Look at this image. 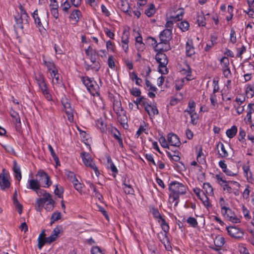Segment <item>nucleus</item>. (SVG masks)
Returning <instances> with one entry per match:
<instances>
[{"mask_svg": "<svg viewBox=\"0 0 254 254\" xmlns=\"http://www.w3.org/2000/svg\"><path fill=\"white\" fill-rule=\"evenodd\" d=\"M187 222L189 224V225L193 227L196 228L198 227V223L196 219L192 217H189L187 219Z\"/></svg>", "mask_w": 254, "mask_h": 254, "instance_id": "obj_60", "label": "nucleus"}, {"mask_svg": "<svg viewBox=\"0 0 254 254\" xmlns=\"http://www.w3.org/2000/svg\"><path fill=\"white\" fill-rule=\"evenodd\" d=\"M221 213L225 218L232 223H239L241 222L240 218L238 217L230 207Z\"/></svg>", "mask_w": 254, "mask_h": 254, "instance_id": "obj_16", "label": "nucleus"}, {"mask_svg": "<svg viewBox=\"0 0 254 254\" xmlns=\"http://www.w3.org/2000/svg\"><path fill=\"white\" fill-rule=\"evenodd\" d=\"M172 30L166 29L164 30L160 34V39L161 43L169 42L171 38Z\"/></svg>", "mask_w": 254, "mask_h": 254, "instance_id": "obj_27", "label": "nucleus"}, {"mask_svg": "<svg viewBox=\"0 0 254 254\" xmlns=\"http://www.w3.org/2000/svg\"><path fill=\"white\" fill-rule=\"evenodd\" d=\"M199 199L206 208L208 209L211 207L212 205L209 201V198L205 194H202V197Z\"/></svg>", "mask_w": 254, "mask_h": 254, "instance_id": "obj_54", "label": "nucleus"}, {"mask_svg": "<svg viewBox=\"0 0 254 254\" xmlns=\"http://www.w3.org/2000/svg\"><path fill=\"white\" fill-rule=\"evenodd\" d=\"M103 30L104 33L108 37L111 39H114L115 34L114 31L111 30L108 27H104Z\"/></svg>", "mask_w": 254, "mask_h": 254, "instance_id": "obj_63", "label": "nucleus"}, {"mask_svg": "<svg viewBox=\"0 0 254 254\" xmlns=\"http://www.w3.org/2000/svg\"><path fill=\"white\" fill-rule=\"evenodd\" d=\"M214 178L224 191L236 196L240 195L241 185L239 182L235 181H226L222 173L215 175Z\"/></svg>", "mask_w": 254, "mask_h": 254, "instance_id": "obj_2", "label": "nucleus"}, {"mask_svg": "<svg viewBox=\"0 0 254 254\" xmlns=\"http://www.w3.org/2000/svg\"><path fill=\"white\" fill-rule=\"evenodd\" d=\"M111 133L114 137L118 141L120 146L123 147V139L121 136V133L116 128H113L111 130Z\"/></svg>", "mask_w": 254, "mask_h": 254, "instance_id": "obj_37", "label": "nucleus"}, {"mask_svg": "<svg viewBox=\"0 0 254 254\" xmlns=\"http://www.w3.org/2000/svg\"><path fill=\"white\" fill-rule=\"evenodd\" d=\"M156 12L155 5L153 3L149 4L144 11V13L149 17H151Z\"/></svg>", "mask_w": 254, "mask_h": 254, "instance_id": "obj_40", "label": "nucleus"}, {"mask_svg": "<svg viewBox=\"0 0 254 254\" xmlns=\"http://www.w3.org/2000/svg\"><path fill=\"white\" fill-rule=\"evenodd\" d=\"M214 243L216 247H221L225 243V239L221 236H217L214 240Z\"/></svg>", "mask_w": 254, "mask_h": 254, "instance_id": "obj_51", "label": "nucleus"}, {"mask_svg": "<svg viewBox=\"0 0 254 254\" xmlns=\"http://www.w3.org/2000/svg\"><path fill=\"white\" fill-rule=\"evenodd\" d=\"M234 7L231 5H229L227 8V12L228 13V15L226 16V19L227 21H230L232 19L234 14Z\"/></svg>", "mask_w": 254, "mask_h": 254, "instance_id": "obj_62", "label": "nucleus"}, {"mask_svg": "<svg viewBox=\"0 0 254 254\" xmlns=\"http://www.w3.org/2000/svg\"><path fill=\"white\" fill-rule=\"evenodd\" d=\"M15 177L19 181L21 179V171L19 167L15 163L13 167Z\"/></svg>", "mask_w": 254, "mask_h": 254, "instance_id": "obj_55", "label": "nucleus"}, {"mask_svg": "<svg viewBox=\"0 0 254 254\" xmlns=\"http://www.w3.org/2000/svg\"><path fill=\"white\" fill-rule=\"evenodd\" d=\"M19 10L20 14H18L14 17L16 22L15 27L17 29H23V24H28L29 17L22 6L19 7Z\"/></svg>", "mask_w": 254, "mask_h": 254, "instance_id": "obj_9", "label": "nucleus"}, {"mask_svg": "<svg viewBox=\"0 0 254 254\" xmlns=\"http://www.w3.org/2000/svg\"><path fill=\"white\" fill-rule=\"evenodd\" d=\"M149 40L151 41V44L154 47L155 51L162 52V51H167L170 48L168 42L157 43L156 40L154 38H150Z\"/></svg>", "mask_w": 254, "mask_h": 254, "instance_id": "obj_18", "label": "nucleus"}, {"mask_svg": "<svg viewBox=\"0 0 254 254\" xmlns=\"http://www.w3.org/2000/svg\"><path fill=\"white\" fill-rule=\"evenodd\" d=\"M134 103L136 105L137 108H138V104L142 105L144 106V108L146 105H148L147 100L143 97H140L137 98L136 101H134Z\"/></svg>", "mask_w": 254, "mask_h": 254, "instance_id": "obj_49", "label": "nucleus"}, {"mask_svg": "<svg viewBox=\"0 0 254 254\" xmlns=\"http://www.w3.org/2000/svg\"><path fill=\"white\" fill-rule=\"evenodd\" d=\"M245 101L246 95L243 94L238 95L234 100L233 108L238 115H240L244 112L246 105Z\"/></svg>", "mask_w": 254, "mask_h": 254, "instance_id": "obj_8", "label": "nucleus"}, {"mask_svg": "<svg viewBox=\"0 0 254 254\" xmlns=\"http://www.w3.org/2000/svg\"><path fill=\"white\" fill-rule=\"evenodd\" d=\"M242 169L244 173V176L247 181L250 183H252L253 176L252 173L250 171V168L249 165L245 164L242 166Z\"/></svg>", "mask_w": 254, "mask_h": 254, "instance_id": "obj_36", "label": "nucleus"}, {"mask_svg": "<svg viewBox=\"0 0 254 254\" xmlns=\"http://www.w3.org/2000/svg\"><path fill=\"white\" fill-rule=\"evenodd\" d=\"M161 227L164 232L160 233L159 234V237H160L161 235L162 236L163 239L161 240V242L165 245L166 243H169V239L167 236V234L169 231V225L167 224L164 226H162Z\"/></svg>", "mask_w": 254, "mask_h": 254, "instance_id": "obj_35", "label": "nucleus"}, {"mask_svg": "<svg viewBox=\"0 0 254 254\" xmlns=\"http://www.w3.org/2000/svg\"><path fill=\"white\" fill-rule=\"evenodd\" d=\"M10 182L9 181V175L4 169L0 174V187L1 190H4L9 188Z\"/></svg>", "mask_w": 254, "mask_h": 254, "instance_id": "obj_17", "label": "nucleus"}, {"mask_svg": "<svg viewBox=\"0 0 254 254\" xmlns=\"http://www.w3.org/2000/svg\"><path fill=\"white\" fill-rule=\"evenodd\" d=\"M63 228L62 226L59 225L56 227L51 233L50 236L47 237L48 244H50L55 242L62 234Z\"/></svg>", "mask_w": 254, "mask_h": 254, "instance_id": "obj_19", "label": "nucleus"}, {"mask_svg": "<svg viewBox=\"0 0 254 254\" xmlns=\"http://www.w3.org/2000/svg\"><path fill=\"white\" fill-rule=\"evenodd\" d=\"M55 189L54 190L55 194L59 198L63 197L64 189L61 187H59L58 185L55 186Z\"/></svg>", "mask_w": 254, "mask_h": 254, "instance_id": "obj_61", "label": "nucleus"}, {"mask_svg": "<svg viewBox=\"0 0 254 254\" xmlns=\"http://www.w3.org/2000/svg\"><path fill=\"white\" fill-rule=\"evenodd\" d=\"M107 162L109 165V166L108 167L109 168H110L112 173L114 174V177H115L116 174L118 172V169L117 168V167L112 161L111 158L109 156L107 157Z\"/></svg>", "mask_w": 254, "mask_h": 254, "instance_id": "obj_46", "label": "nucleus"}, {"mask_svg": "<svg viewBox=\"0 0 254 254\" xmlns=\"http://www.w3.org/2000/svg\"><path fill=\"white\" fill-rule=\"evenodd\" d=\"M254 113V103H249L248 105L247 109V114L244 121L248 124V122H252V115Z\"/></svg>", "mask_w": 254, "mask_h": 254, "instance_id": "obj_29", "label": "nucleus"}, {"mask_svg": "<svg viewBox=\"0 0 254 254\" xmlns=\"http://www.w3.org/2000/svg\"><path fill=\"white\" fill-rule=\"evenodd\" d=\"M81 80L91 95H99V86L93 78L84 76L81 78Z\"/></svg>", "mask_w": 254, "mask_h": 254, "instance_id": "obj_5", "label": "nucleus"}, {"mask_svg": "<svg viewBox=\"0 0 254 254\" xmlns=\"http://www.w3.org/2000/svg\"><path fill=\"white\" fill-rule=\"evenodd\" d=\"M82 16L81 11L78 9L73 10L69 15V20L72 24H76Z\"/></svg>", "mask_w": 254, "mask_h": 254, "instance_id": "obj_26", "label": "nucleus"}, {"mask_svg": "<svg viewBox=\"0 0 254 254\" xmlns=\"http://www.w3.org/2000/svg\"><path fill=\"white\" fill-rule=\"evenodd\" d=\"M40 187L41 184L39 178H29L28 179L26 184L27 189L35 191L37 195H40V193L42 192V190H43L40 189Z\"/></svg>", "mask_w": 254, "mask_h": 254, "instance_id": "obj_14", "label": "nucleus"}, {"mask_svg": "<svg viewBox=\"0 0 254 254\" xmlns=\"http://www.w3.org/2000/svg\"><path fill=\"white\" fill-rule=\"evenodd\" d=\"M203 189L206 193L210 196L213 195V189L211 185L209 183H205L203 185Z\"/></svg>", "mask_w": 254, "mask_h": 254, "instance_id": "obj_52", "label": "nucleus"}, {"mask_svg": "<svg viewBox=\"0 0 254 254\" xmlns=\"http://www.w3.org/2000/svg\"><path fill=\"white\" fill-rule=\"evenodd\" d=\"M43 62L44 65L47 67L48 71L49 73L51 72V71H53V70H56L58 69L52 60L44 58L43 59Z\"/></svg>", "mask_w": 254, "mask_h": 254, "instance_id": "obj_32", "label": "nucleus"}, {"mask_svg": "<svg viewBox=\"0 0 254 254\" xmlns=\"http://www.w3.org/2000/svg\"><path fill=\"white\" fill-rule=\"evenodd\" d=\"M237 132V127L235 126H233L230 128L227 129L226 131V135L228 137L232 138L235 136Z\"/></svg>", "mask_w": 254, "mask_h": 254, "instance_id": "obj_47", "label": "nucleus"}, {"mask_svg": "<svg viewBox=\"0 0 254 254\" xmlns=\"http://www.w3.org/2000/svg\"><path fill=\"white\" fill-rule=\"evenodd\" d=\"M220 65L223 71V74L227 78H230L232 75L230 69L229 60L226 57H223L219 60Z\"/></svg>", "mask_w": 254, "mask_h": 254, "instance_id": "obj_15", "label": "nucleus"}, {"mask_svg": "<svg viewBox=\"0 0 254 254\" xmlns=\"http://www.w3.org/2000/svg\"><path fill=\"white\" fill-rule=\"evenodd\" d=\"M149 116L152 118L158 114V111L156 106L154 105L148 104L144 108Z\"/></svg>", "mask_w": 254, "mask_h": 254, "instance_id": "obj_33", "label": "nucleus"}, {"mask_svg": "<svg viewBox=\"0 0 254 254\" xmlns=\"http://www.w3.org/2000/svg\"><path fill=\"white\" fill-rule=\"evenodd\" d=\"M49 73L50 75V78L52 79V84L54 89L56 87L61 86L63 85L60 74L59 73L58 69L56 70H53V71H51V72Z\"/></svg>", "mask_w": 254, "mask_h": 254, "instance_id": "obj_21", "label": "nucleus"}, {"mask_svg": "<svg viewBox=\"0 0 254 254\" xmlns=\"http://www.w3.org/2000/svg\"><path fill=\"white\" fill-rule=\"evenodd\" d=\"M169 146L179 147L181 143L178 136L174 133H169L167 135Z\"/></svg>", "mask_w": 254, "mask_h": 254, "instance_id": "obj_24", "label": "nucleus"}, {"mask_svg": "<svg viewBox=\"0 0 254 254\" xmlns=\"http://www.w3.org/2000/svg\"><path fill=\"white\" fill-rule=\"evenodd\" d=\"M35 79L38 85L39 91L42 93L45 98L48 101H52L53 97L51 91L48 87L43 74L41 73L35 74Z\"/></svg>", "mask_w": 254, "mask_h": 254, "instance_id": "obj_4", "label": "nucleus"}, {"mask_svg": "<svg viewBox=\"0 0 254 254\" xmlns=\"http://www.w3.org/2000/svg\"><path fill=\"white\" fill-rule=\"evenodd\" d=\"M184 14V9L183 8L175 7L171 9L167 13L166 17L177 22L182 19Z\"/></svg>", "mask_w": 254, "mask_h": 254, "instance_id": "obj_10", "label": "nucleus"}, {"mask_svg": "<svg viewBox=\"0 0 254 254\" xmlns=\"http://www.w3.org/2000/svg\"><path fill=\"white\" fill-rule=\"evenodd\" d=\"M228 234L231 237L241 239L244 236V232L241 229L235 226H229L226 228Z\"/></svg>", "mask_w": 254, "mask_h": 254, "instance_id": "obj_20", "label": "nucleus"}, {"mask_svg": "<svg viewBox=\"0 0 254 254\" xmlns=\"http://www.w3.org/2000/svg\"><path fill=\"white\" fill-rule=\"evenodd\" d=\"M129 33L127 30H124L121 36V45L122 49L126 53L128 52V43L129 38Z\"/></svg>", "mask_w": 254, "mask_h": 254, "instance_id": "obj_22", "label": "nucleus"}, {"mask_svg": "<svg viewBox=\"0 0 254 254\" xmlns=\"http://www.w3.org/2000/svg\"><path fill=\"white\" fill-rule=\"evenodd\" d=\"M80 157L84 165L86 167H89L94 170L96 176L98 177L100 175V172L94 161L92 158L91 155L87 152H82L80 153Z\"/></svg>", "mask_w": 254, "mask_h": 254, "instance_id": "obj_6", "label": "nucleus"}, {"mask_svg": "<svg viewBox=\"0 0 254 254\" xmlns=\"http://www.w3.org/2000/svg\"><path fill=\"white\" fill-rule=\"evenodd\" d=\"M129 76L132 81H135L137 85L140 86H142V80L139 78L134 71L129 72Z\"/></svg>", "mask_w": 254, "mask_h": 254, "instance_id": "obj_41", "label": "nucleus"}, {"mask_svg": "<svg viewBox=\"0 0 254 254\" xmlns=\"http://www.w3.org/2000/svg\"><path fill=\"white\" fill-rule=\"evenodd\" d=\"M32 16L34 20L36 27H38L40 32L41 34L44 33L46 32V29L44 28L41 22V19L38 14L37 9H36L34 11L32 14Z\"/></svg>", "mask_w": 254, "mask_h": 254, "instance_id": "obj_23", "label": "nucleus"}, {"mask_svg": "<svg viewBox=\"0 0 254 254\" xmlns=\"http://www.w3.org/2000/svg\"><path fill=\"white\" fill-rule=\"evenodd\" d=\"M180 72L181 74L186 75V78L187 81L191 80L192 78L191 77V70L190 66L187 64H184V66L180 69Z\"/></svg>", "mask_w": 254, "mask_h": 254, "instance_id": "obj_30", "label": "nucleus"}, {"mask_svg": "<svg viewBox=\"0 0 254 254\" xmlns=\"http://www.w3.org/2000/svg\"><path fill=\"white\" fill-rule=\"evenodd\" d=\"M48 149L51 153V155H52L53 159L55 161L57 166L60 165V162L59 160V158H58V156H57V155L56 154L53 147H52V146L51 145H48Z\"/></svg>", "mask_w": 254, "mask_h": 254, "instance_id": "obj_57", "label": "nucleus"}, {"mask_svg": "<svg viewBox=\"0 0 254 254\" xmlns=\"http://www.w3.org/2000/svg\"><path fill=\"white\" fill-rule=\"evenodd\" d=\"M115 59L113 56L111 55L109 56L107 61V64L109 68H110L112 70H115Z\"/></svg>", "mask_w": 254, "mask_h": 254, "instance_id": "obj_64", "label": "nucleus"}, {"mask_svg": "<svg viewBox=\"0 0 254 254\" xmlns=\"http://www.w3.org/2000/svg\"><path fill=\"white\" fill-rule=\"evenodd\" d=\"M54 203L55 201L52 198L47 203H45L44 205L42 206V208H44L47 211H51L54 208Z\"/></svg>", "mask_w": 254, "mask_h": 254, "instance_id": "obj_56", "label": "nucleus"}, {"mask_svg": "<svg viewBox=\"0 0 254 254\" xmlns=\"http://www.w3.org/2000/svg\"><path fill=\"white\" fill-rule=\"evenodd\" d=\"M123 189L124 190V192L126 194H133L134 193V190L132 188V186L129 184L127 183L126 180H125L123 182Z\"/></svg>", "mask_w": 254, "mask_h": 254, "instance_id": "obj_39", "label": "nucleus"}, {"mask_svg": "<svg viewBox=\"0 0 254 254\" xmlns=\"http://www.w3.org/2000/svg\"><path fill=\"white\" fill-rule=\"evenodd\" d=\"M179 28L183 32L188 30L190 25L188 22L184 20L178 24Z\"/></svg>", "mask_w": 254, "mask_h": 254, "instance_id": "obj_58", "label": "nucleus"}, {"mask_svg": "<svg viewBox=\"0 0 254 254\" xmlns=\"http://www.w3.org/2000/svg\"><path fill=\"white\" fill-rule=\"evenodd\" d=\"M169 190L168 206L171 207L174 204V207H176L180 201V196L185 194L187 192L188 187L184 184L177 182H171L169 185Z\"/></svg>", "mask_w": 254, "mask_h": 254, "instance_id": "obj_1", "label": "nucleus"}, {"mask_svg": "<svg viewBox=\"0 0 254 254\" xmlns=\"http://www.w3.org/2000/svg\"><path fill=\"white\" fill-rule=\"evenodd\" d=\"M142 133H144L145 134L148 133V128L145 123H143V125H141L139 126L135 134V137L138 138Z\"/></svg>", "mask_w": 254, "mask_h": 254, "instance_id": "obj_38", "label": "nucleus"}, {"mask_svg": "<svg viewBox=\"0 0 254 254\" xmlns=\"http://www.w3.org/2000/svg\"><path fill=\"white\" fill-rule=\"evenodd\" d=\"M35 79L38 85L39 91L42 93L45 98L48 101H52L53 97L51 91L48 87L43 74L41 73L35 74Z\"/></svg>", "mask_w": 254, "mask_h": 254, "instance_id": "obj_3", "label": "nucleus"}, {"mask_svg": "<svg viewBox=\"0 0 254 254\" xmlns=\"http://www.w3.org/2000/svg\"><path fill=\"white\" fill-rule=\"evenodd\" d=\"M86 55L90 59L91 62H94L96 60L95 51L90 47L85 50Z\"/></svg>", "mask_w": 254, "mask_h": 254, "instance_id": "obj_43", "label": "nucleus"}, {"mask_svg": "<svg viewBox=\"0 0 254 254\" xmlns=\"http://www.w3.org/2000/svg\"><path fill=\"white\" fill-rule=\"evenodd\" d=\"M218 204L221 209V213L222 212V211L225 210L226 209L229 208V204L227 200L222 197L219 198Z\"/></svg>", "mask_w": 254, "mask_h": 254, "instance_id": "obj_44", "label": "nucleus"}, {"mask_svg": "<svg viewBox=\"0 0 254 254\" xmlns=\"http://www.w3.org/2000/svg\"><path fill=\"white\" fill-rule=\"evenodd\" d=\"M185 81H187V79L185 78H182L181 79H178L175 81V89L176 90H181L184 84Z\"/></svg>", "mask_w": 254, "mask_h": 254, "instance_id": "obj_53", "label": "nucleus"}, {"mask_svg": "<svg viewBox=\"0 0 254 254\" xmlns=\"http://www.w3.org/2000/svg\"><path fill=\"white\" fill-rule=\"evenodd\" d=\"M155 60L158 63V71L162 74H167L168 70L166 65L168 59L166 55L162 52H158L155 56Z\"/></svg>", "mask_w": 254, "mask_h": 254, "instance_id": "obj_7", "label": "nucleus"}, {"mask_svg": "<svg viewBox=\"0 0 254 254\" xmlns=\"http://www.w3.org/2000/svg\"><path fill=\"white\" fill-rule=\"evenodd\" d=\"M62 217L61 213L59 211H55L51 215L50 224L52 225L55 222L60 220Z\"/></svg>", "mask_w": 254, "mask_h": 254, "instance_id": "obj_50", "label": "nucleus"}, {"mask_svg": "<svg viewBox=\"0 0 254 254\" xmlns=\"http://www.w3.org/2000/svg\"><path fill=\"white\" fill-rule=\"evenodd\" d=\"M40 195H38L42 197L38 198L36 200V205L38 207V210L40 211L42 209V206L47 203L50 199H52V195L43 190Z\"/></svg>", "mask_w": 254, "mask_h": 254, "instance_id": "obj_13", "label": "nucleus"}, {"mask_svg": "<svg viewBox=\"0 0 254 254\" xmlns=\"http://www.w3.org/2000/svg\"><path fill=\"white\" fill-rule=\"evenodd\" d=\"M134 103L136 105L137 108H138V104L142 105L144 106V108L146 105H148L147 100L143 97H140L137 98L136 101H134Z\"/></svg>", "mask_w": 254, "mask_h": 254, "instance_id": "obj_48", "label": "nucleus"}, {"mask_svg": "<svg viewBox=\"0 0 254 254\" xmlns=\"http://www.w3.org/2000/svg\"><path fill=\"white\" fill-rule=\"evenodd\" d=\"M195 103L194 101H190L188 103L187 108L185 110V112L188 113V114L190 115L195 113Z\"/></svg>", "mask_w": 254, "mask_h": 254, "instance_id": "obj_45", "label": "nucleus"}, {"mask_svg": "<svg viewBox=\"0 0 254 254\" xmlns=\"http://www.w3.org/2000/svg\"><path fill=\"white\" fill-rule=\"evenodd\" d=\"M96 126L100 129L101 132H104L106 131V124L103 119L100 118L98 119L96 121Z\"/></svg>", "mask_w": 254, "mask_h": 254, "instance_id": "obj_42", "label": "nucleus"}, {"mask_svg": "<svg viewBox=\"0 0 254 254\" xmlns=\"http://www.w3.org/2000/svg\"><path fill=\"white\" fill-rule=\"evenodd\" d=\"M217 148L219 156L221 158H226L229 156V153L226 150L224 145L221 142H219L217 145Z\"/></svg>", "mask_w": 254, "mask_h": 254, "instance_id": "obj_31", "label": "nucleus"}, {"mask_svg": "<svg viewBox=\"0 0 254 254\" xmlns=\"http://www.w3.org/2000/svg\"><path fill=\"white\" fill-rule=\"evenodd\" d=\"M78 131H79L80 136L82 138L83 142L84 143L85 145L88 146L90 148V145L92 142V139L90 135L86 133L85 131L77 128Z\"/></svg>", "mask_w": 254, "mask_h": 254, "instance_id": "obj_34", "label": "nucleus"}, {"mask_svg": "<svg viewBox=\"0 0 254 254\" xmlns=\"http://www.w3.org/2000/svg\"><path fill=\"white\" fill-rule=\"evenodd\" d=\"M36 178H39L40 184L44 188H49L52 184L49 175L44 171L39 170L35 175Z\"/></svg>", "mask_w": 254, "mask_h": 254, "instance_id": "obj_12", "label": "nucleus"}, {"mask_svg": "<svg viewBox=\"0 0 254 254\" xmlns=\"http://www.w3.org/2000/svg\"><path fill=\"white\" fill-rule=\"evenodd\" d=\"M62 104L64 107V112L67 116V120L70 123L74 122V111L71 107L70 104L66 98H62Z\"/></svg>", "mask_w": 254, "mask_h": 254, "instance_id": "obj_11", "label": "nucleus"}, {"mask_svg": "<svg viewBox=\"0 0 254 254\" xmlns=\"http://www.w3.org/2000/svg\"><path fill=\"white\" fill-rule=\"evenodd\" d=\"M145 89L148 91V96L151 98H154L155 97V93L157 90V88L153 85L149 80H145Z\"/></svg>", "mask_w": 254, "mask_h": 254, "instance_id": "obj_25", "label": "nucleus"}, {"mask_svg": "<svg viewBox=\"0 0 254 254\" xmlns=\"http://www.w3.org/2000/svg\"><path fill=\"white\" fill-rule=\"evenodd\" d=\"M186 53L188 57H191L195 53L192 39H188L186 44Z\"/></svg>", "mask_w": 254, "mask_h": 254, "instance_id": "obj_28", "label": "nucleus"}, {"mask_svg": "<svg viewBox=\"0 0 254 254\" xmlns=\"http://www.w3.org/2000/svg\"><path fill=\"white\" fill-rule=\"evenodd\" d=\"M246 95L250 98H252L254 95V89L251 85H248L245 89Z\"/></svg>", "mask_w": 254, "mask_h": 254, "instance_id": "obj_59", "label": "nucleus"}]
</instances>
